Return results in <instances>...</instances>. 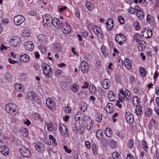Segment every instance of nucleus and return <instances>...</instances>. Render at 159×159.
Segmentation results:
<instances>
[{
    "instance_id": "nucleus-6",
    "label": "nucleus",
    "mask_w": 159,
    "mask_h": 159,
    "mask_svg": "<svg viewBox=\"0 0 159 159\" xmlns=\"http://www.w3.org/2000/svg\"><path fill=\"white\" fill-rule=\"evenodd\" d=\"M25 20V17L19 15L14 17V21L16 25H20Z\"/></svg>"
},
{
    "instance_id": "nucleus-27",
    "label": "nucleus",
    "mask_w": 159,
    "mask_h": 159,
    "mask_svg": "<svg viewBox=\"0 0 159 159\" xmlns=\"http://www.w3.org/2000/svg\"><path fill=\"white\" fill-rule=\"evenodd\" d=\"M135 112L138 116H140L142 113V108L139 106H136L135 109Z\"/></svg>"
},
{
    "instance_id": "nucleus-49",
    "label": "nucleus",
    "mask_w": 159,
    "mask_h": 159,
    "mask_svg": "<svg viewBox=\"0 0 159 159\" xmlns=\"http://www.w3.org/2000/svg\"><path fill=\"white\" fill-rule=\"evenodd\" d=\"M152 111L149 108H147L145 110V114L146 116H149L151 114Z\"/></svg>"
},
{
    "instance_id": "nucleus-43",
    "label": "nucleus",
    "mask_w": 159,
    "mask_h": 159,
    "mask_svg": "<svg viewBox=\"0 0 159 159\" xmlns=\"http://www.w3.org/2000/svg\"><path fill=\"white\" fill-rule=\"evenodd\" d=\"M147 21L149 23H151L154 21V18L150 15H148L147 17Z\"/></svg>"
},
{
    "instance_id": "nucleus-40",
    "label": "nucleus",
    "mask_w": 159,
    "mask_h": 159,
    "mask_svg": "<svg viewBox=\"0 0 159 159\" xmlns=\"http://www.w3.org/2000/svg\"><path fill=\"white\" fill-rule=\"evenodd\" d=\"M139 70L141 74V76L142 77H144L146 75V72L144 68L143 67L139 68Z\"/></svg>"
},
{
    "instance_id": "nucleus-19",
    "label": "nucleus",
    "mask_w": 159,
    "mask_h": 159,
    "mask_svg": "<svg viewBox=\"0 0 159 159\" xmlns=\"http://www.w3.org/2000/svg\"><path fill=\"white\" fill-rule=\"evenodd\" d=\"M34 145L36 149L38 152L41 151L44 148L43 144L40 142L37 141L34 143Z\"/></svg>"
},
{
    "instance_id": "nucleus-51",
    "label": "nucleus",
    "mask_w": 159,
    "mask_h": 159,
    "mask_svg": "<svg viewBox=\"0 0 159 159\" xmlns=\"http://www.w3.org/2000/svg\"><path fill=\"white\" fill-rule=\"evenodd\" d=\"M127 145L129 148H132L134 145V143L131 139H129L127 143Z\"/></svg>"
},
{
    "instance_id": "nucleus-60",
    "label": "nucleus",
    "mask_w": 159,
    "mask_h": 159,
    "mask_svg": "<svg viewBox=\"0 0 159 159\" xmlns=\"http://www.w3.org/2000/svg\"><path fill=\"white\" fill-rule=\"evenodd\" d=\"M127 11L129 12L131 14H134L135 12V9L131 7L128 9Z\"/></svg>"
},
{
    "instance_id": "nucleus-34",
    "label": "nucleus",
    "mask_w": 159,
    "mask_h": 159,
    "mask_svg": "<svg viewBox=\"0 0 159 159\" xmlns=\"http://www.w3.org/2000/svg\"><path fill=\"white\" fill-rule=\"evenodd\" d=\"M119 100L121 102H122L123 100L128 99L127 97L125 94H120L118 95Z\"/></svg>"
},
{
    "instance_id": "nucleus-23",
    "label": "nucleus",
    "mask_w": 159,
    "mask_h": 159,
    "mask_svg": "<svg viewBox=\"0 0 159 159\" xmlns=\"http://www.w3.org/2000/svg\"><path fill=\"white\" fill-rule=\"evenodd\" d=\"M20 59L21 61L23 62H26L29 61V57L26 54L21 55L20 56Z\"/></svg>"
},
{
    "instance_id": "nucleus-26",
    "label": "nucleus",
    "mask_w": 159,
    "mask_h": 159,
    "mask_svg": "<svg viewBox=\"0 0 159 159\" xmlns=\"http://www.w3.org/2000/svg\"><path fill=\"white\" fill-rule=\"evenodd\" d=\"M144 43H145V42L142 40L139 42V43L138 44V48L140 51H142L144 49Z\"/></svg>"
},
{
    "instance_id": "nucleus-63",
    "label": "nucleus",
    "mask_w": 159,
    "mask_h": 159,
    "mask_svg": "<svg viewBox=\"0 0 159 159\" xmlns=\"http://www.w3.org/2000/svg\"><path fill=\"white\" fill-rule=\"evenodd\" d=\"M83 84V85L82 86V88L83 89L87 88L88 87L89 84L88 83L84 81Z\"/></svg>"
},
{
    "instance_id": "nucleus-48",
    "label": "nucleus",
    "mask_w": 159,
    "mask_h": 159,
    "mask_svg": "<svg viewBox=\"0 0 159 159\" xmlns=\"http://www.w3.org/2000/svg\"><path fill=\"white\" fill-rule=\"evenodd\" d=\"M20 80L22 81H25L27 78V76L26 74L22 73L20 75Z\"/></svg>"
},
{
    "instance_id": "nucleus-62",
    "label": "nucleus",
    "mask_w": 159,
    "mask_h": 159,
    "mask_svg": "<svg viewBox=\"0 0 159 159\" xmlns=\"http://www.w3.org/2000/svg\"><path fill=\"white\" fill-rule=\"evenodd\" d=\"M139 99L138 97L136 96H134L132 99L133 103L134 104V102H136L137 103H138Z\"/></svg>"
},
{
    "instance_id": "nucleus-59",
    "label": "nucleus",
    "mask_w": 159,
    "mask_h": 159,
    "mask_svg": "<svg viewBox=\"0 0 159 159\" xmlns=\"http://www.w3.org/2000/svg\"><path fill=\"white\" fill-rule=\"evenodd\" d=\"M81 35L84 37H86L88 36V33L87 32L84 30H83L81 32Z\"/></svg>"
},
{
    "instance_id": "nucleus-30",
    "label": "nucleus",
    "mask_w": 159,
    "mask_h": 159,
    "mask_svg": "<svg viewBox=\"0 0 159 159\" xmlns=\"http://www.w3.org/2000/svg\"><path fill=\"white\" fill-rule=\"evenodd\" d=\"M79 108L81 111L84 112L87 109V105L86 103L82 102L80 104Z\"/></svg>"
},
{
    "instance_id": "nucleus-16",
    "label": "nucleus",
    "mask_w": 159,
    "mask_h": 159,
    "mask_svg": "<svg viewBox=\"0 0 159 159\" xmlns=\"http://www.w3.org/2000/svg\"><path fill=\"white\" fill-rule=\"evenodd\" d=\"M24 46L25 49L28 51L32 50L34 47L33 42L30 41L25 42Z\"/></svg>"
},
{
    "instance_id": "nucleus-21",
    "label": "nucleus",
    "mask_w": 159,
    "mask_h": 159,
    "mask_svg": "<svg viewBox=\"0 0 159 159\" xmlns=\"http://www.w3.org/2000/svg\"><path fill=\"white\" fill-rule=\"evenodd\" d=\"M43 20L46 24H50L52 20L51 16L48 14L45 15V16L43 17Z\"/></svg>"
},
{
    "instance_id": "nucleus-24",
    "label": "nucleus",
    "mask_w": 159,
    "mask_h": 159,
    "mask_svg": "<svg viewBox=\"0 0 159 159\" xmlns=\"http://www.w3.org/2000/svg\"><path fill=\"white\" fill-rule=\"evenodd\" d=\"M106 111L109 113H111L114 110V109L113 108L112 104L111 103H109L107 104L106 107Z\"/></svg>"
},
{
    "instance_id": "nucleus-64",
    "label": "nucleus",
    "mask_w": 159,
    "mask_h": 159,
    "mask_svg": "<svg viewBox=\"0 0 159 159\" xmlns=\"http://www.w3.org/2000/svg\"><path fill=\"white\" fill-rule=\"evenodd\" d=\"M101 143L103 145H105L107 144V141L106 139L104 138H102V139L101 140Z\"/></svg>"
},
{
    "instance_id": "nucleus-44",
    "label": "nucleus",
    "mask_w": 159,
    "mask_h": 159,
    "mask_svg": "<svg viewBox=\"0 0 159 159\" xmlns=\"http://www.w3.org/2000/svg\"><path fill=\"white\" fill-rule=\"evenodd\" d=\"M134 40H135L136 42H139L140 41H142L141 40V37L139 34H136L134 36Z\"/></svg>"
},
{
    "instance_id": "nucleus-8",
    "label": "nucleus",
    "mask_w": 159,
    "mask_h": 159,
    "mask_svg": "<svg viewBox=\"0 0 159 159\" xmlns=\"http://www.w3.org/2000/svg\"><path fill=\"white\" fill-rule=\"evenodd\" d=\"M62 24V25H61V26H60L59 28L62 29L63 33L66 34L70 33L71 31L70 26L65 22H63Z\"/></svg>"
},
{
    "instance_id": "nucleus-18",
    "label": "nucleus",
    "mask_w": 159,
    "mask_h": 159,
    "mask_svg": "<svg viewBox=\"0 0 159 159\" xmlns=\"http://www.w3.org/2000/svg\"><path fill=\"white\" fill-rule=\"evenodd\" d=\"M88 64L85 61H83L81 63V69L83 73H85L88 70Z\"/></svg>"
},
{
    "instance_id": "nucleus-35",
    "label": "nucleus",
    "mask_w": 159,
    "mask_h": 159,
    "mask_svg": "<svg viewBox=\"0 0 159 159\" xmlns=\"http://www.w3.org/2000/svg\"><path fill=\"white\" fill-rule=\"evenodd\" d=\"M136 12L137 16L139 19L142 20L144 18V15L142 10Z\"/></svg>"
},
{
    "instance_id": "nucleus-38",
    "label": "nucleus",
    "mask_w": 159,
    "mask_h": 159,
    "mask_svg": "<svg viewBox=\"0 0 159 159\" xmlns=\"http://www.w3.org/2000/svg\"><path fill=\"white\" fill-rule=\"evenodd\" d=\"M35 94L33 92H29L28 93L27 97L30 99L33 100L34 97L35 96Z\"/></svg>"
},
{
    "instance_id": "nucleus-50",
    "label": "nucleus",
    "mask_w": 159,
    "mask_h": 159,
    "mask_svg": "<svg viewBox=\"0 0 159 159\" xmlns=\"http://www.w3.org/2000/svg\"><path fill=\"white\" fill-rule=\"evenodd\" d=\"M39 48L41 52L43 54H44L46 52V48L43 45L40 46L39 47Z\"/></svg>"
},
{
    "instance_id": "nucleus-5",
    "label": "nucleus",
    "mask_w": 159,
    "mask_h": 159,
    "mask_svg": "<svg viewBox=\"0 0 159 159\" xmlns=\"http://www.w3.org/2000/svg\"><path fill=\"white\" fill-rule=\"evenodd\" d=\"M19 151L22 155L25 157H29L31 156V154L29 150L24 146L21 147Z\"/></svg>"
},
{
    "instance_id": "nucleus-11",
    "label": "nucleus",
    "mask_w": 159,
    "mask_h": 159,
    "mask_svg": "<svg viewBox=\"0 0 159 159\" xmlns=\"http://www.w3.org/2000/svg\"><path fill=\"white\" fill-rule=\"evenodd\" d=\"M47 126L48 130L51 132H54L57 128V125L54 122H50Z\"/></svg>"
},
{
    "instance_id": "nucleus-31",
    "label": "nucleus",
    "mask_w": 159,
    "mask_h": 159,
    "mask_svg": "<svg viewBox=\"0 0 159 159\" xmlns=\"http://www.w3.org/2000/svg\"><path fill=\"white\" fill-rule=\"evenodd\" d=\"M124 64L127 69H129L131 68V65L129 59H126L124 60Z\"/></svg>"
},
{
    "instance_id": "nucleus-28",
    "label": "nucleus",
    "mask_w": 159,
    "mask_h": 159,
    "mask_svg": "<svg viewBox=\"0 0 159 159\" xmlns=\"http://www.w3.org/2000/svg\"><path fill=\"white\" fill-rule=\"evenodd\" d=\"M95 120L98 122H101L102 119V116L101 114L97 113L95 115Z\"/></svg>"
},
{
    "instance_id": "nucleus-4",
    "label": "nucleus",
    "mask_w": 159,
    "mask_h": 159,
    "mask_svg": "<svg viewBox=\"0 0 159 159\" xmlns=\"http://www.w3.org/2000/svg\"><path fill=\"white\" fill-rule=\"evenodd\" d=\"M141 32L142 33L141 36L147 38H149L151 37L152 34V30L149 28L148 29L146 28H143Z\"/></svg>"
},
{
    "instance_id": "nucleus-55",
    "label": "nucleus",
    "mask_w": 159,
    "mask_h": 159,
    "mask_svg": "<svg viewBox=\"0 0 159 159\" xmlns=\"http://www.w3.org/2000/svg\"><path fill=\"white\" fill-rule=\"evenodd\" d=\"M92 150L94 153H97L98 148L97 146L95 144L92 145Z\"/></svg>"
},
{
    "instance_id": "nucleus-33",
    "label": "nucleus",
    "mask_w": 159,
    "mask_h": 159,
    "mask_svg": "<svg viewBox=\"0 0 159 159\" xmlns=\"http://www.w3.org/2000/svg\"><path fill=\"white\" fill-rule=\"evenodd\" d=\"M30 32L27 29H25L23 30L22 35L23 37H28L30 35Z\"/></svg>"
},
{
    "instance_id": "nucleus-10",
    "label": "nucleus",
    "mask_w": 159,
    "mask_h": 159,
    "mask_svg": "<svg viewBox=\"0 0 159 159\" xmlns=\"http://www.w3.org/2000/svg\"><path fill=\"white\" fill-rule=\"evenodd\" d=\"M46 103L49 108L52 110L55 109L56 103L52 99L48 98L46 101Z\"/></svg>"
},
{
    "instance_id": "nucleus-45",
    "label": "nucleus",
    "mask_w": 159,
    "mask_h": 159,
    "mask_svg": "<svg viewBox=\"0 0 159 159\" xmlns=\"http://www.w3.org/2000/svg\"><path fill=\"white\" fill-rule=\"evenodd\" d=\"M142 145L143 149L145 151H147L148 148V147L147 146V144L146 143L145 141H143L142 142Z\"/></svg>"
},
{
    "instance_id": "nucleus-1",
    "label": "nucleus",
    "mask_w": 159,
    "mask_h": 159,
    "mask_svg": "<svg viewBox=\"0 0 159 159\" xmlns=\"http://www.w3.org/2000/svg\"><path fill=\"white\" fill-rule=\"evenodd\" d=\"M42 67L43 73L48 78H49L52 75V72L51 71L50 66L48 64L43 63Z\"/></svg>"
},
{
    "instance_id": "nucleus-7",
    "label": "nucleus",
    "mask_w": 159,
    "mask_h": 159,
    "mask_svg": "<svg viewBox=\"0 0 159 159\" xmlns=\"http://www.w3.org/2000/svg\"><path fill=\"white\" fill-rule=\"evenodd\" d=\"M93 30L94 34L97 35L98 37H99L100 38H102L103 37V32L100 27L97 25H94L93 27Z\"/></svg>"
},
{
    "instance_id": "nucleus-57",
    "label": "nucleus",
    "mask_w": 159,
    "mask_h": 159,
    "mask_svg": "<svg viewBox=\"0 0 159 159\" xmlns=\"http://www.w3.org/2000/svg\"><path fill=\"white\" fill-rule=\"evenodd\" d=\"M101 51L102 53L104 55H106L107 54V50L105 47H102L101 48Z\"/></svg>"
},
{
    "instance_id": "nucleus-12",
    "label": "nucleus",
    "mask_w": 159,
    "mask_h": 159,
    "mask_svg": "<svg viewBox=\"0 0 159 159\" xmlns=\"http://www.w3.org/2000/svg\"><path fill=\"white\" fill-rule=\"evenodd\" d=\"M63 22H61L60 20L56 17L54 18L51 22V24H52L54 26L57 28H60Z\"/></svg>"
},
{
    "instance_id": "nucleus-29",
    "label": "nucleus",
    "mask_w": 159,
    "mask_h": 159,
    "mask_svg": "<svg viewBox=\"0 0 159 159\" xmlns=\"http://www.w3.org/2000/svg\"><path fill=\"white\" fill-rule=\"evenodd\" d=\"M79 86L75 83H73V85L70 86V89L74 92H76L78 90Z\"/></svg>"
},
{
    "instance_id": "nucleus-3",
    "label": "nucleus",
    "mask_w": 159,
    "mask_h": 159,
    "mask_svg": "<svg viewBox=\"0 0 159 159\" xmlns=\"http://www.w3.org/2000/svg\"><path fill=\"white\" fill-rule=\"evenodd\" d=\"M116 43L120 45L124 43L126 40V37L123 34L119 33L116 34L115 37Z\"/></svg>"
},
{
    "instance_id": "nucleus-42",
    "label": "nucleus",
    "mask_w": 159,
    "mask_h": 159,
    "mask_svg": "<svg viewBox=\"0 0 159 159\" xmlns=\"http://www.w3.org/2000/svg\"><path fill=\"white\" fill-rule=\"evenodd\" d=\"M108 145L110 147L113 148L115 146L116 143L114 140L112 139H111L109 140Z\"/></svg>"
},
{
    "instance_id": "nucleus-2",
    "label": "nucleus",
    "mask_w": 159,
    "mask_h": 159,
    "mask_svg": "<svg viewBox=\"0 0 159 159\" xmlns=\"http://www.w3.org/2000/svg\"><path fill=\"white\" fill-rule=\"evenodd\" d=\"M17 107L16 105L12 103L7 104L5 106V110L8 113L12 114L16 111Z\"/></svg>"
},
{
    "instance_id": "nucleus-61",
    "label": "nucleus",
    "mask_w": 159,
    "mask_h": 159,
    "mask_svg": "<svg viewBox=\"0 0 159 159\" xmlns=\"http://www.w3.org/2000/svg\"><path fill=\"white\" fill-rule=\"evenodd\" d=\"M64 111L66 112L70 113L71 111V109L69 106H67L64 108Z\"/></svg>"
},
{
    "instance_id": "nucleus-56",
    "label": "nucleus",
    "mask_w": 159,
    "mask_h": 159,
    "mask_svg": "<svg viewBox=\"0 0 159 159\" xmlns=\"http://www.w3.org/2000/svg\"><path fill=\"white\" fill-rule=\"evenodd\" d=\"M118 20L119 22L121 24H123L124 22L123 18L121 16H119L118 17Z\"/></svg>"
},
{
    "instance_id": "nucleus-32",
    "label": "nucleus",
    "mask_w": 159,
    "mask_h": 159,
    "mask_svg": "<svg viewBox=\"0 0 159 159\" xmlns=\"http://www.w3.org/2000/svg\"><path fill=\"white\" fill-rule=\"evenodd\" d=\"M103 136V132L101 130H98L96 131V136L98 139L102 138Z\"/></svg>"
},
{
    "instance_id": "nucleus-37",
    "label": "nucleus",
    "mask_w": 159,
    "mask_h": 159,
    "mask_svg": "<svg viewBox=\"0 0 159 159\" xmlns=\"http://www.w3.org/2000/svg\"><path fill=\"white\" fill-rule=\"evenodd\" d=\"M108 98L111 101L114 97L115 95L114 92L112 91H110L108 93Z\"/></svg>"
},
{
    "instance_id": "nucleus-13",
    "label": "nucleus",
    "mask_w": 159,
    "mask_h": 159,
    "mask_svg": "<svg viewBox=\"0 0 159 159\" xmlns=\"http://www.w3.org/2000/svg\"><path fill=\"white\" fill-rule=\"evenodd\" d=\"M125 116L127 122L129 124H131L134 121L133 115L129 112H126L125 114Z\"/></svg>"
},
{
    "instance_id": "nucleus-15",
    "label": "nucleus",
    "mask_w": 159,
    "mask_h": 159,
    "mask_svg": "<svg viewBox=\"0 0 159 159\" xmlns=\"http://www.w3.org/2000/svg\"><path fill=\"white\" fill-rule=\"evenodd\" d=\"M106 25V29L109 31L111 30L113 27V21L111 18H108L106 20L105 23Z\"/></svg>"
},
{
    "instance_id": "nucleus-58",
    "label": "nucleus",
    "mask_w": 159,
    "mask_h": 159,
    "mask_svg": "<svg viewBox=\"0 0 159 159\" xmlns=\"http://www.w3.org/2000/svg\"><path fill=\"white\" fill-rule=\"evenodd\" d=\"M81 115V113L80 112H77L76 114L75 115V119L76 121L79 120L80 119V116Z\"/></svg>"
},
{
    "instance_id": "nucleus-20",
    "label": "nucleus",
    "mask_w": 159,
    "mask_h": 159,
    "mask_svg": "<svg viewBox=\"0 0 159 159\" xmlns=\"http://www.w3.org/2000/svg\"><path fill=\"white\" fill-rule=\"evenodd\" d=\"M110 85V81L107 79L103 80L102 82V87L105 89H107L109 88Z\"/></svg>"
},
{
    "instance_id": "nucleus-14",
    "label": "nucleus",
    "mask_w": 159,
    "mask_h": 159,
    "mask_svg": "<svg viewBox=\"0 0 159 159\" xmlns=\"http://www.w3.org/2000/svg\"><path fill=\"white\" fill-rule=\"evenodd\" d=\"M52 49L55 53L60 52L61 50V45L58 43H54L52 46Z\"/></svg>"
},
{
    "instance_id": "nucleus-36",
    "label": "nucleus",
    "mask_w": 159,
    "mask_h": 159,
    "mask_svg": "<svg viewBox=\"0 0 159 159\" xmlns=\"http://www.w3.org/2000/svg\"><path fill=\"white\" fill-rule=\"evenodd\" d=\"M89 89L92 94L95 93L96 91V87L93 85H90L89 87Z\"/></svg>"
},
{
    "instance_id": "nucleus-52",
    "label": "nucleus",
    "mask_w": 159,
    "mask_h": 159,
    "mask_svg": "<svg viewBox=\"0 0 159 159\" xmlns=\"http://www.w3.org/2000/svg\"><path fill=\"white\" fill-rule=\"evenodd\" d=\"M133 25L136 30H139L140 29V28L139 26V23L138 22L136 21H134Z\"/></svg>"
},
{
    "instance_id": "nucleus-41",
    "label": "nucleus",
    "mask_w": 159,
    "mask_h": 159,
    "mask_svg": "<svg viewBox=\"0 0 159 159\" xmlns=\"http://www.w3.org/2000/svg\"><path fill=\"white\" fill-rule=\"evenodd\" d=\"M85 6L88 9L90 10H92L94 8L93 4L90 2H87L86 3Z\"/></svg>"
},
{
    "instance_id": "nucleus-25",
    "label": "nucleus",
    "mask_w": 159,
    "mask_h": 159,
    "mask_svg": "<svg viewBox=\"0 0 159 159\" xmlns=\"http://www.w3.org/2000/svg\"><path fill=\"white\" fill-rule=\"evenodd\" d=\"M84 125L88 130L91 129L93 127L92 120H90L88 122L84 123Z\"/></svg>"
},
{
    "instance_id": "nucleus-46",
    "label": "nucleus",
    "mask_w": 159,
    "mask_h": 159,
    "mask_svg": "<svg viewBox=\"0 0 159 159\" xmlns=\"http://www.w3.org/2000/svg\"><path fill=\"white\" fill-rule=\"evenodd\" d=\"M83 120L84 124V123L88 122L92 120L91 118L89 116H84L83 118Z\"/></svg>"
},
{
    "instance_id": "nucleus-9",
    "label": "nucleus",
    "mask_w": 159,
    "mask_h": 159,
    "mask_svg": "<svg viewBox=\"0 0 159 159\" xmlns=\"http://www.w3.org/2000/svg\"><path fill=\"white\" fill-rule=\"evenodd\" d=\"M59 130L60 133L64 136H67L68 135L69 132L66 126L63 124H61L59 126Z\"/></svg>"
},
{
    "instance_id": "nucleus-17",
    "label": "nucleus",
    "mask_w": 159,
    "mask_h": 159,
    "mask_svg": "<svg viewBox=\"0 0 159 159\" xmlns=\"http://www.w3.org/2000/svg\"><path fill=\"white\" fill-rule=\"evenodd\" d=\"M19 39L16 36H13L11 37L10 42L12 45L14 46H16L18 44Z\"/></svg>"
},
{
    "instance_id": "nucleus-22",
    "label": "nucleus",
    "mask_w": 159,
    "mask_h": 159,
    "mask_svg": "<svg viewBox=\"0 0 159 159\" xmlns=\"http://www.w3.org/2000/svg\"><path fill=\"white\" fill-rule=\"evenodd\" d=\"M0 152L2 155L6 156L9 153V149L6 146H1L0 148Z\"/></svg>"
},
{
    "instance_id": "nucleus-39",
    "label": "nucleus",
    "mask_w": 159,
    "mask_h": 159,
    "mask_svg": "<svg viewBox=\"0 0 159 159\" xmlns=\"http://www.w3.org/2000/svg\"><path fill=\"white\" fill-rule=\"evenodd\" d=\"M105 133L106 136L110 137L112 134V132L110 128H108L105 130Z\"/></svg>"
},
{
    "instance_id": "nucleus-54",
    "label": "nucleus",
    "mask_w": 159,
    "mask_h": 159,
    "mask_svg": "<svg viewBox=\"0 0 159 159\" xmlns=\"http://www.w3.org/2000/svg\"><path fill=\"white\" fill-rule=\"evenodd\" d=\"M15 88L16 90L19 91L22 89V86L21 84L18 83L15 85Z\"/></svg>"
},
{
    "instance_id": "nucleus-47",
    "label": "nucleus",
    "mask_w": 159,
    "mask_h": 159,
    "mask_svg": "<svg viewBox=\"0 0 159 159\" xmlns=\"http://www.w3.org/2000/svg\"><path fill=\"white\" fill-rule=\"evenodd\" d=\"M33 100L38 103H39L41 102V98L39 97L36 94H35V96L34 97Z\"/></svg>"
},
{
    "instance_id": "nucleus-53",
    "label": "nucleus",
    "mask_w": 159,
    "mask_h": 159,
    "mask_svg": "<svg viewBox=\"0 0 159 159\" xmlns=\"http://www.w3.org/2000/svg\"><path fill=\"white\" fill-rule=\"evenodd\" d=\"M112 157L114 159L119 158L120 155L116 152H114L112 154Z\"/></svg>"
}]
</instances>
